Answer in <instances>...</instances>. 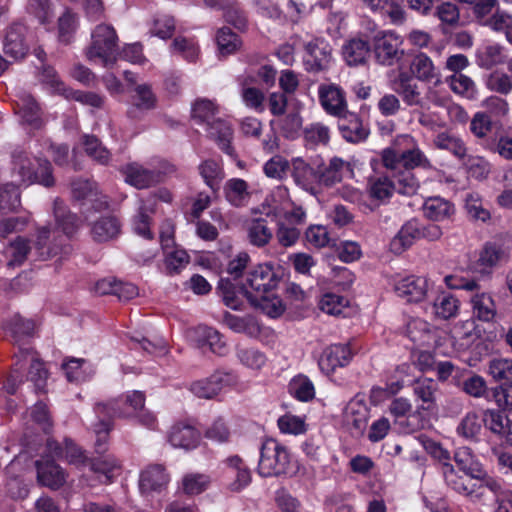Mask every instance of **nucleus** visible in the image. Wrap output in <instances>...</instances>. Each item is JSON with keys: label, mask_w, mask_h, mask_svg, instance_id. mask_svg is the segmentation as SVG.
<instances>
[{"label": "nucleus", "mask_w": 512, "mask_h": 512, "mask_svg": "<svg viewBox=\"0 0 512 512\" xmlns=\"http://www.w3.org/2000/svg\"><path fill=\"white\" fill-rule=\"evenodd\" d=\"M345 172L353 173L349 162L334 156L326 164L321 156L291 159V177L296 186L307 193L318 196L323 188H330L343 180Z\"/></svg>", "instance_id": "nucleus-1"}, {"label": "nucleus", "mask_w": 512, "mask_h": 512, "mask_svg": "<svg viewBox=\"0 0 512 512\" xmlns=\"http://www.w3.org/2000/svg\"><path fill=\"white\" fill-rule=\"evenodd\" d=\"M279 277L274 271L271 264H259L252 268L246 278L245 282L238 289L234 290L233 284L229 280L222 279L219 283V289L222 293L225 304L232 308H238V294L250 299V296L264 295L270 293L278 286Z\"/></svg>", "instance_id": "nucleus-2"}, {"label": "nucleus", "mask_w": 512, "mask_h": 512, "mask_svg": "<svg viewBox=\"0 0 512 512\" xmlns=\"http://www.w3.org/2000/svg\"><path fill=\"white\" fill-rule=\"evenodd\" d=\"M218 113L217 105L208 99L196 100L191 110L192 119L200 125H206L208 137L216 142L219 149L236 159L237 153L231 144L233 129L228 121L217 116Z\"/></svg>", "instance_id": "nucleus-3"}, {"label": "nucleus", "mask_w": 512, "mask_h": 512, "mask_svg": "<svg viewBox=\"0 0 512 512\" xmlns=\"http://www.w3.org/2000/svg\"><path fill=\"white\" fill-rule=\"evenodd\" d=\"M292 456L289 449L276 439H266L261 446L258 473L262 477L288 473Z\"/></svg>", "instance_id": "nucleus-4"}, {"label": "nucleus", "mask_w": 512, "mask_h": 512, "mask_svg": "<svg viewBox=\"0 0 512 512\" xmlns=\"http://www.w3.org/2000/svg\"><path fill=\"white\" fill-rule=\"evenodd\" d=\"M402 38L394 31L379 30L372 37L371 50L377 64L393 66L404 55Z\"/></svg>", "instance_id": "nucleus-5"}, {"label": "nucleus", "mask_w": 512, "mask_h": 512, "mask_svg": "<svg viewBox=\"0 0 512 512\" xmlns=\"http://www.w3.org/2000/svg\"><path fill=\"white\" fill-rule=\"evenodd\" d=\"M91 38V45L87 51L88 58L91 60L98 58L104 65L113 63L118 48V36L115 29L111 25H97Z\"/></svg>", "instance_id": "nucleus-6"}, {"label": "nucleus", "mask_w": 512, "mask_h": 512, "mask_svg": "<svg viewBox=\"0 0 512 512\" xmlns=\"http://www.w3.org/2000/svg\"><path fill=\"white\" fill-rule=\"evenodd\" d=\"M389 284L398 297L412 303L423 301L429 289L428 279L416 275H395L390 278Z\"/></svg>", "instance_id": "nucleus-7"}, {"label": "nucleus", "mask_w": 512, "mask_h": 512, "mask_svg": "<svg viewBox=\"0 0 512 512\" xmlns=\"http://www.w3.org/2000/svg\"><path fill=\"white\" fill-rule=\"evenodd\" d=\"M441 234L440 226H402L400 231L391 240L390 250L394 254H401L415 240L424 238L432 241L438 239Z\"/></svg>", "instance_id": "nucleus-8"}, {"label": "nucleus", "mask_w": 512, "mask_h": 512, "mask_svg": "<svg viewBox=\"0 0 512 512\" xmlns=\"http://www.w3.org/2000/svg\"><path fill=\"white\" fill-rule=\"evenodd\" d=\"M370 418V408L364 395L357 394L344 407L343 424L354 434H362Z\"/></svg>", "instance_id": "nucleus-9"}, {"label": "nucleus", "mask_w": 512, "mask_h": 512, "mask_svg": "<svg viewBox=\"0 0 512 512\" xmlns=\"http://www.w3.org/2000/svg\"><path fill=\"white\" fill-rule=\"evenodd\" d=\"M304 65L309 72L324 71L329 67L332 48L327 40L315 37L304 45Z\"/></svg>", "instance_id": "nucleus-10"}, {"label": "nucleus", "mask_w": 512, "mask_h": 512, "mask_svg": "<svg viewBox=\"0 0 512 512\" xmlns=\"http://www.w3.org/2000/svg\"><path fill=\"white\" fill-rule=\"evenodd\" d=\"M361 2L385 23L400 26L406 21L403 0H361Z\"/></svg>", "instance_id": "nucleus-11"}, {"label": "nucleus", "mask_w": 512, "mask_h": 512, "mask_svg": "<svg viewBox=\"0 0 512 512\" xmlns=\"http://www.w3.org/2000/svg\"><path fill=\"white\" fill-rule=\"evenodd\" d=\"M120 171L125 182L136 189H147L163 180V174L160 171L147 169L136 162L126 164Z\"/></svg>", "instance_id": "nucleus-12"}, {"label": "nucleus", "mask_w": 512, "mask_h": 512, "mask_svg": "<svg viewBox=\"0 0 512 512\" xmlns=\"http://www.w3.org/2000/svg\"><path fill=\"white\" fill-rule=\"evenodd\" d=\"M319 102L331 116H342L347 111L346 93L337 84H321L318 87Z\"/></svg>", "instance_id": "nucleus-13"}, {"label": "nucleus", "mask_w": 512, "mask_h": 512, "mask_svg": "<svg viewBox=\"0 0 512 512\" xmlns=\"http://www.w3.org/2000/svg\"><path fill=\"white\" fill-rule=\"evenodd\" d=\"M101 404L107 406L106 412L109 417H130L142 412L145 395L141 391L134 390L128 392L124 399H114Z\"/></svg>", "instance_id": "nucleus-14"}, {"label": "nucleus", "mask_w": 512, "mask_h": 512, "mask_svg": "<svg viewBox=\"0 0 512 512\" xmlns=\"http://www.w3.org/2000/svg\"><path fill=\"white\" fill-rule=\"evenodd\" d=\"M221 469L225 478L232 479L229 483V489L231 491H241L251 482L250 469L237 455L226 458L221 463Z\"/></svg>", "instance_id": "nucleus-15"}, {"label": "nucleus", "mask_w": 512, "mask_h": 512, "mask_svg": "<svg viewBox=\"0 0 512 512\" xmlns=\"http://www.w3.org/2000/svg\"><path fill=\"white\" fill-rule=\"evenodd\" d=\"M234 381L235 376L232 373L216 371L208 378L193 382L190 385V391L199 398L210 399Z\"/></svg>", "instance_id": "nucleus-16"}, {"label": "nucleus", "mask_w": 512, "mask_h": 512, "mask_svg": "<svg viewBox=\"0 0 512 512\" xmlns=\"http://www.w3.org/2000/svg\"><path fill=\"white\" fill-rule=\"evenodd\" d=\"M341 54L349 67L365 66L372 54L371 44L360 36L350 37L344 41Z\"/></svg>", "instance_id": "nucleus-17"}, {"label": "nucleus", "mask_w": 512, "mask_h": 512, "mask_svg": "<svg viewBox=\"0 0 512 512\" xmlns=\"http://www.w3.org/2000/svg\"><path fill=\"white\" fill-rule=\"evenodd\" d=\"M412 391L414 400L418 403V412H430L437 408L439 385L435 380L431 378L416 379L412 384Z\"/></svg>", "instance_id": "nucleus-18"}, {"label": "nucleus", "mask_w": 512, "mask_h": 512, "mask_svg": "<svg viewBox=\"0 0 512 512\" xmlns=\"http://www.w3.org/2000/svg\"><path fill=\"white\" fill-rule=\"evenodd\" d=\"M53 458L48 452L47 456L36 461L37 480L41 485L56 490L66 482V474Z\"/></svg>", "instance_id": "nucleus-19"}, {"label": "nucleus", "mask_w": 512, "mask_h": 512, "mask_svg": "<svg viewBox=\"0 0 512 512\" xmlns=\"http://www.w3.org/2000/svg\"><path fill=\"white\" fill-rule=\"evenodd\" d=\"M338 128L341 136L350 143L365 141L370 133L362 118L355 112L346 111L338 117Z\"/></svg>", "instance_id": "nucleus-20"}, {"label": "nucleus", "mask_w": 512, "mask_h": 512, "mask_svg": "<svg viewBox=\"0 0 512 512\" xmlns=\"http://www.w3.org/2000/svg\"><path fill=\"white\" fill-rule=\"evenodd\" d=\"M352 358L353 353L348 345L334 344L323 351L318 364L320 370L329 375L337 368L347 366Z\"/></svg>", "instance_id": "nucleus-21"}, {"label": "nucleus", "mask_w": 512, "mask_h": 512, "mask_svg": "<svg viewBox=\"0 0 512 512\" xmlns=\"http://www.w3.org/2000/svg\"><path fill=\"white\" fill-rule=\"evenodd\" d=\"M190 337L201 349H209L217 355H225L228 352L226 342L221 334L212 327L198 326L191 331Z\"/></svg>", "instance_id": "nucleus-22"}, {"label": "nucleus", "mask_w": 512, "mask_h": 512, "mask_svg": "<svg viewBox=\"0 0 512 512\" xmlns=\"http://www.w3.org/2000/svg\"><path fill=\"white\" fill-rule=\"evenodd\" d=\"M169 481L170 477L162 465H149L140 474L139 489L143 495L160 493L167 487Z\"/></svg>", "instance_id": "nucleus-23"}, {"label": "nucleus", "mask_w": 512, "mask_h": 512, "mask_svg": "<svg viewBox=\"0 0 512 512\" xmlns=\"http://www.w3.org/2000/svg\"><path fill=\"white\" fill-rule=\"evenodd\" d=\"M505 256L506 249L502 243L489 241L481 249L472 269L482 275L489 274Z\"/></svg>", "instance_id": "nucleus-24"}, {"label": "nucleus", "mask_w": 512, "mask_h": 512, "mask_svg": "<svg viewBox=\"0 0 512 512\" xmlns=\"http://www.w3.org/2000/svg\"><path fill=\"white\" fill-rule=\"evenodd\" d=\"M470 305L473 316L483 322H491L497 314L496 303L489 292L482 291L480 286L471 293Z\"/></svg>", "instance_id": "nucleus-25"}, {"label": "nucleus", "mask_w": 512, "mask_h": 512, "mask_svg": "<svg viewBox=\"0 0 512 512\" xmlns=\"http://www.w3.org/2000/svg\"><path fill=\"white\" fill-rule=\"evenodd\" d=\"M454 460L458 468L471 479H478L482 481L480 489L485 487L486 472L483 470L481 464L475 460L470 448L460 447L455 451Z\"/></svg>", "instance_id": "nucleus-26"}, {"label": "nucleus", "mask_w": 512, "mask_h": 512, "mask_svg": "<svg viewBox=\"0 0 512 512\" xmlns=\"http://www.w3.org/2000/svg\"><path fill=\"white\" fill-rule=\"evenodd\" d=\"M168 439L173 447L189 450L197 447L200 433L189 424L178 423L172 426Z\"/></svg>", "instance_id": "nucleus-27"}, {"label": "nucleus", "mask_w": 512, "mask_h": 512, "mask_svg": "<svg viewBox=\"0 0 512 512\" xmlns=\"http://www.w3.org/2000/svg\"><path fill=\"white\" fill-rule=\"evenodd\" d=\"M425 217L434 222L452 220L455 213V206L452 202L439 196L430 197L423 204Z\"/></svg>", "instance_id": "nucleus-28"}, {"label": "nucleus", "mask_w": 512, "mask_h": 512, "mask_svg": "<svg viewBox=\"0 0 512 512\" xmlns=\"http://www.w3.org/2000/svg\"><path fill=\"white\" fill-rule=\"evenodd\" d=\"M3 51L14 60L23 59L26 56L28 47L25 43L22 27L19 25L9 27L3 41Z\"/></svg>", "instance_id": "nucleus-29"}, {"label": "nucleus", "mask_w": 512, "mask_h": 512, "mask_svg": "<svg viewBox=\"0 0 512 512\" xmlns=\"http://www.w3.org/2000/svg\"><path fill=\"white\" fill-rule=\"evenodd\" d=\"M470 131L475 136L477 144L484 150L488 147L487 143H490L495 137L492 119L485 112L474 114L470 122Z\"/></svg>", "instance_id": "nucleus-30"}, {"label": "nucleus", "mask_w": 512, "mask_h": 512, "mask_svg": "<svg viewBox=\"0 0 512 512\" xmlns=\"http://www.w3.org/2000/svg\"><path fill=\"white\" fill-rule=\"evenodd\" d=\"M18 357L21 358V361H31L29 380L34 384L36 390L42 391L48 378V371L44 364L36 357V353L29 348H20Z\"/></svg>", "instance_id": "nucleus-31"}, {"label": "nucleus", "mask_w": 512, "mask_h": 512, "mask_svg": "<svg viewBox=\"0 0 512 512\" xmlns=\"http://www.w3.org/2000/svg\"><path fill=\"white\" fill-rule=\"evenodd\" d=\"M411 75L423 82L437 84L439 82V73L437 72L433 61L425 53H418L412 59L410 65Z\"/></svg>", "instance_id": "nucleus-32"}, {"label": "nucleus", "mask_w": 512, "mask_h": 512, "mask_svg": "<svg viewBox=\"0 0 512 512\" xmlns=\"http://www.w3.org/2000/svg\"><path fill=\"white\" fill-rule=\"evenodd\" d=\"M248 188V183L244 179L231 178L224 185L225 198L234 207L246 206L251 197Z\"/></svg>", "instance_id": "nucleus-33"}, {"label": "nucleus", "mask_w": 512, "mask_h": 512, "mask_svg": "<svg viewBox=\"0 0 512 512\" xmlns=\"http://www.w3.org/2000/svg\"><path fill=\"white\" fill-rule=\"evenodd\" d=\"M393 89L398 93L408 106L419 104L420 92L418 86L411 74L400 72L394 80Z\"/></svg>", "instance_id": "nucleus-34"}, {"label": "nucleus", "mask_w": 512, "mask_h": 512, "mask_svg": "<svg viewBox=\"0 0 512 512\" xmlns=\"http://www.w3.org/2000/svg\"><path fill=\"white\" fill-rule=\"evenodd\" d=\"M47 451L52 457L63 458L70 464L79 465L84 462L85 456L71 440L66 439L63 445L58 444L54 440L47 442Z\"/></svg>", "instance_id": "nucleus-35"}, {"label": "nucleus", "mask_w": 512, "mask_h": 512, "mask_svg": "<svg viewBox=\"0 0 512 512\" xmlns=\"http://www.w3.org/2000/svg\"><path fill=\"white\" fill-rule=\"evenodd\" d=\"M107 406L97 404L95 406V413L99 419L98 423L94 426L96 433L95 447L98 453H103L107 449L108 435L112 428V419L106 412Z\"/></svg>", "instance_id": "nucleus-36"}, {"label": "nucleus", "mask_w": 512, "mask_h": 512, "mask_svg": "<svg viewBox=\"0 0 512 512\" xmlns=\"http://www.w3.org/2000/svg\"><path fill=\"white\" fill-rule=\"evenodd\" d=\"M247 300L252 306L259 308L271 318L281 316L285 310V305L281 298L275 295L273 291L265 293L264 295L250 296V299Z\"/></svg>", "instance_id": "nucleus-37"}, {"label": "nucleus", "mask_w": 512, "mask_h": 512, "mask_svg": "<svg viewBox=\"0 0 512 512\" xmlns=\"http://www.w3.org/2000/svg\"><path fill=\"white\" fill-rule=\"evenodd\" d=\"M101 294H115L121 300H130L138 295V288L132 283L103 279L96 285Z\"/></svg>", "instance_id": "nucleus-38"}, {"label": "nucleus", "mask_w": 512, "mask_h": 512, "mask_svg": "<svg viewBox=\"0 0 512 512\" xmlns=\"http://www.w3.org/2000/svg\"><path fill=\"white\" fill-rule=\"evenodd\" d=\"M91 469L98 475L102 483H109L120 474L121 466L117 459L111 455L95 459Z\"/></svg>", "instance_id": "nucleus-39"}, {"label": "nucleus", "mask_w": 512, "mask_h": 512, "mask_svg": "<svg viewBox=\"0 0 512 512\" xmlns=\"http://www.w3.org/2000/svg\"><path fill=\"white\" fill-rule=\"evenodd\" d=\"M81 144L85 153L101 165H107L111 159L110 151L102 144L101 140L91 134L81 136Z\"/></svg>", "instance_id": "nucleus-40"}, {"label": "nucleus", "mask_w": 512, "mask_h": 512, "mask_svg": "<svg viewBox=\"0 0 512 512\" xmlns=\"http://www.w3.org/2000/svg\"><path fill=\"white\" fill-rule=\"evenodd\" d=\"M198 169L205 184L213 192L219 190L220 183L224 178V172L221 163L214 159H207L201 162Z\"/></svg>", "instance_id": "nucleus-41"}, {"label": "nucleus", "mask_w": 512, "mask_h": 512, "mask_svg": "<svg viewBox=\"0 0 512 512\" xmlns=\"http://www.w3.org/2000/svg\"><path fill=\"white\" fill-rule=\"evenodd\" d=\"M495 498L494 512H512V490L504 489L500 482L493 478L485 480V487Z\"/></svg>", "instance_id": "nucleus-42"}, {"label": "nucleus", "mask_w": 512, "mask_h": 512, "mask_svg": "<svg viewBox=\"0 0 512 512\" xmlns=\"http://www.w3.org/2000/svg\"><path fill=\"white\" fill-rule=\"evenodd\" d=\"M442 473L446 484L449 487H451L454 491L466 496H473L475 491L473 488L474 485L470 484L471 478L468 479V476L463 477L458 475L454 467L450 463L444 464L442 468Z\"/></svg>", "instance_id": "nucleus-43"}, {"label": "nucleus", "mask_w": 512, "mask_h": 512, "mask_svg": "<svg viewBox=\"0 0 512 512\" xmlns=\"http://www.w3.org/2000/svg\"><path fill=\"white\" fill-rule=\"evenodd\" d=\"M395 191L404 196H412L417 193L420 184L410 169H401L391 174Z\"/></svg>", "instance_id": "nucleus-44"}, {"label": "nucleus", "mask_w": 512, "mask_h": 512, "mask_svg": "<svg viewBox=\"0 0 512 512\" xmlns=\"http://www.w3.org/2000/svg\"><path fill=\"white\" fill-rule=\"evenodd\" d=\"M504 61L503 47L498 44H488L477 50L476 62L481 68L491 69Z\"/></svg>", "instance_id": "nucleus-45"}, {"label": "nucleus", "mask_w": 512, "mask_h": 512, "mask_svg": "<svg viewBox=\"0 0 512 512\" xmlns=\"http://www.w3.org/2000/svg\"><path fill=\"white\" fill-rule=\"evenodd\" d=\"M216 44L221 56L235 54L242 45V40L238 34L229 27H222L217 31Z\"/></svg>", "instance_id": "nucleus-46"}, {"label": "nucleus", "mask_w": 512, "mask_h": 512, "mask_svg": "<svg viewBox=\"0 0 512 512\" xmlns=\"http://www.w3.org/2000/svg\"><path fill=\"white\" fill-rule=\"evenodd\" d=\"M305 238L310 245L317 248L337 247V236L328 230V226H308Z\"/></svg>", "instance_id": "nucleus-47"}, {"label": "nucleus", "mask_w": 512, "mask_h": 512, "mask_svg": "<svg viewBox=\"0 0 512 512\" xmlns=\"http://www.w3.org/2000/svg\"><path fill=\"white\" fill-rule=\"evenodd\" d=\"M303 138L307 148H315L319 145H327L330 141V130L322 123H311L303 131Z\"/></svg>", "instance_id": "nucleus-48"}, {"label": "nucleus", "mask_w": 512, "mask_h": 512, "mask_svg": "<svg viewBox=\"0 0 512 512\" xmlns=\"http://www.w3.org/2000/svg\"><path fill=\"white\" fill-rule=\"evenodd\" d=\"M446 83L455 94L469 100L476 99L478 91L474 81L469 76L463 73L453 74L446 78Z\"/></svg>", "instance_id": "nucleus-49"}, {"label": "nucleus", "mask_w": 512, "mask_h": 512, "mask_svg": "<svg viewBox=\"0 0 512 512\" xmlns=\"http://www.w3.org/2000/svg\"><path fill=\"white\" fill-rule=\"evenodd\" d=\"M63 370L70 382H83L89 379L94 370L90 363L83 359H70L63 364Z\"/></svg>", "instance_id": "nucleus-50"}, {"label": "nucleus", "mask_w": 512, "mask_h": 512, "mask_svg": "<svg viewBox=\"0 0 512 512\" xmlns=\"http://www.w3.org/2000/svg\"><path fill=\"white\" fill-rule=\"evenodd\" d=\"M460 309V301L451 294H440L433 303V310L436 317L450 319L455 317Z\"/></svg>", "instance_id": "nucleus-51"}, {"label": "nucleus", "mask_w": 512, "mask_h": 512, "mask_svg": "<svg viewBox=\"0 0 512 512\" xmlns=\"http://www.w3.org/2000/svg\"><path fill=\"white\" fill-rule=\"evenodd\" d=\"M227 5L219 6L217 9L224 11V19L239 31L247 28V16L241 5L236 0L227 1Z\"/></svg>", "instance_id": "nucleus-52"}, {"label": "nucleus", "mask_w": 512, "mask_h": 512, "mask_svg": "<svg viewBox=\"0 0 512 512\" xmlns=\"http://www.w3.org/2000/svg\"><path fill=\"white\" fill-rule=\"evenodd\" d=\"M434 144L438 149L447 150L459 159H463L467 153L463 140L446 132L437 134Z\"/></svg>", "instance_id": "nucleus-53"}, {"label": "nucleus", "mask_w": 512, "mask_h": 512, "mask_svg": "<svg viewBox=\"0 0 512 512\" xmlns=\"http://www.w3.org/2000/svg\"><path fill=\"white\" fill-rule=\"evenodd\" d=\"M211 483V479L206 474L189 473L183 476L181 489L186 495H198L206 491Z\"/></svg>", "instance_id": "nucleus-54"}, {"label": "nucleus", "mask_w": 512, "mask_h": 512, "mask_svg": "<svg viewBox=\"0 0 512 512\" xmlns=\"http://www.w3.org/2000/svg\"><path fill=\"white\" fill-rule=\"evenodd\" d=\"M483 417L475 411L466 413L457 427V433L465 439H475L481 432Z\"/></svg>", "instance_id": "nucleus-55"}, {"label": "nucleus", "mask_w": 512, "mask_h": 512, "mask_svg": "<svg viewBox=\"0 0 512 512\" xmlns=\"http://www.w3.org/2000/svg\"><path fill=\"white\" fill-rule=\"evenodd\" d=\"M281 212L280 207L271 205L265 201L251 210L253 216L252 224H266L268 222L284 224V222H281Z\"/></svg>", "instance_id": "nucleus-56"}, {"label": "nucleus", "mask_w": 512, "mask_h": 512, "mask_svg": "<svg viewBox=\"0 0 512 512\" xmlns=\"http://www.w3.org/2000/svg\"><path fill=\"white\" fill-rule=\"evenodd\" d=\"M263 171L267 177L281 181L291 172V161L282 155H274L264 164Z\"/></svg>", "instance_id": "nucleus-57"}, {"label": "nucleus", "mask_w": 512, "mask_h": 512, "mask_svg": "<svg viewBox=\"0 0 512 512\" xmlns=\"http://www.w3.org/2000/svg\"><path fill=\"white\" fill-rule=\"evenodd\" d=\"M290 393L298 400L307 402L315 396V388L312 381L304 375L294 377L289 384Z\"/></svg>", "instance_id": "nucleus-58"}, {"label": "nucleus", "mask_w": 512, "mask_h": 512, "mask_svg": "<svg viewBox=\"0 0 512 512\" xmlns=\"http://www.w3.org/2000/svg\"><path fill=\"white\" fill-rule=\"evenodd\" d=\"M164 265L167 274H178L190 262V257L184 249L175 248L164 253Z\"/></svg>", "instance_id": "nucleus-59"}, {"label": "nucleus", "mask_w": 512, "mask_h": 512, "mask_svg": "<svg viewBox=\"0 0 512 512\" xmlns=\"http://www.w3.org/2000/svg\"><path fill=\"white\" fill-rule=\"evenodd\" d=\"M349 301L341 295L334 293L324 294L319 301V308L329 315H344Z\"/></svg>", "instance_id": "nucleus-60"}, {"label": "nucleus", "mask_w": 512, "mask_h": 512, "mask_svg": "<svg viewBox=\"0 0 512 512\" xmlns=\"http://www.w3.org/2000/svg\"><path fill=\"white\" fill-rule=\"evenodd\" d=\"M277 425L281 433L288 435L296 436L304 434L307 430L305 417L293 415L290 413L279 417Z\"/></svg>", "instance_id": "nucleus-61"}, {"label": "nucleus", "mask_w": 512, "mask_h": 512, "mask_svg": "<svg viewBox=\"0 0 512 512\" xmlns=\"http://www.w3.org/2000/svg\"><path fill=\"white\" fill-rule=\"evenodd\" d=\"M431 14L436 16L442 24L450 26L456 25L460 18L457 5L452 2H443L442 0H436Z\"/></svg>", "instance_id": "nucleus-62"}, {"label": "nucleus", "mask_w": 512, "mask_h": 512, "mask_svg": "<svg viewBox=\"0 0 512 512\" xmlns=\"http://www.w3.org/2000/svg\"><path fill=\"white\" fill-rule=\"evenodd\" d=\"M485 149L494 154H498L505 160H512V137L504 133L495 132V137Z\"/></svg>", "instance_id": "nucleus-63"}, {"label": "nucleus", "mask_w": 512, "mask_h": 512, "mask_svg": "<svg viewBox=\"0 0 512 512\" xmlns=\"http://www.w3.org/2000/svg\"><path fill=\"white\" fill-rule=\"evenodd\" d=\"M488 373L496 381H512V359H492L489 362Z\"/></svg>", "instance_id": "nucleus-64"}]
</instances>
